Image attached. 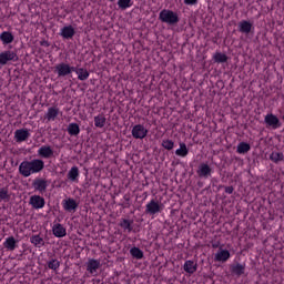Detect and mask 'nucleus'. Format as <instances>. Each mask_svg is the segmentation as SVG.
Segmentation results:
<instances>
[{
  "instance_id": "nucleus-37",
  "label": "nucleus",
  "mask_w": 284,
  "mask_h": 284,
  "mask_svg": "<svg viewBox=\"0 0 284 284\" xmlns=\"http://www.w3.org/2000/svg\"><path fill=\"white\" fill-rule=\"evenodd\" d=\"M162 148H164V150H174V141L172 140H163L162 141Z\"/></svg>"
},
{
  "instance_id": "nucleus-13",
  "label": "nucleus",
  "mask_w": 284,
  "mask_h": 284,
  "mask_svg": "<svg viewBox=\"0 0 284 284\" xmlns=\"http://www.w3.org/2000/svg\"><path fill=\"white\" fill-rule=\"evenodd\" d=\"M245 263H235L230 266V272L233 276H243L245 274Z\"/></svg>"
},
{
  "instance_id": "nucleus-11",
  "label": "nucleus",
  "mask_w": 284,
  "mask_h": 284,
  "mask_svg": "<svg viewBox=\"0 0 284 284\" xmlns=\"http://www.w3.org/2000/svg\"><path fill=\"white\" fill-rule=\"evenodd\" d=\"M63 210L65 212H77V209L79 207V203H77V200L69 197L67 200L62 201Z\"/></svg>"
},
{
  "instance_id": "nucleus-41",
  "label": "nucleus",
  "mask_w": 284,
  "mask_h": 284,
  "mask_svg": "<svg viewBox=\"0 0 284 284\" xmlns=\"http://www.w3.org/2000/svg\"><path fill=\"white\" fill-rule=\"evenodd\" d=\"M226 194H233L234 193V186H224Z\"/></svg>"
},
{
  "instance_id": "nucleus-19",
  "label": "nucleus",
  "mask_w": 284,
  "mask_h": 284,
  "mask_svg": "<svg viewBox=\"0 0 284 284\" xmlns=\"http://www.w3.org/2000/svg\"><path fill=\"white\" fill-rule=\"evenodd\" d=\"M184 272L186 274H194L199 270V264L194 263L192 260H187L183 265Z\"/></svg>"
},
{
  "instance_id": "nucleus-20",
  "label": "nucleus",
  "mask_w": 284,
  "mask_h": 284,
  "mask_svg": "<svg viewBox=\"0 0 284 284\" xmlns=\"http://www.w3.org/2000/svg\"><path fill=\"white\" fill-rule=\"evenodd\" d=\"M0 41L3 43V45H10L14 41V34L10 31H3L0 34Z\"/></svg>"
},
{
  "instance_id": "nucleus-28",
  "label": "nucleus",
  "mask_w": 284,
  "mask_h": 284,
  "mask_svg": "<svg viewBox=\"0 0 284 284\" xmlns=\"http://www.w3.org/2000/svg\"><path fill=\"white\" fill-rule=\"evenodd\" d=\"M77 74L79 81H88V79L90 78V72L88 71V69L84 68H79Z\"/></svg>"
},
{
  "instance_id": "nucleus-35",
  "label": "nucleus",
  "mask_w": 284,
  "mask_h": 284,
  "mask_svg": "<svg viewBox=\"0 0 284 284\" xmlns=\"http://www.w3.org/2000/svg\"><path fill=\"white\" fill-rule=\"evenodd\" d=\"M105 116L103 115H97L94 116V125L95 128H104L105 126Z\"/></svg>"
},
{
  "instance_id": "nucleus-5",
  "label": "nucleus",
  "mask_w": 284,
  "mask_h": 284,
  "mask_svg": "<svg viewBox=\"0 0 284 284\" xmlns=\"http://www.w3.org/2000/svg\"><path fill=\"white\" fill-rule=\"evenodd\" d=\"M264 123L266 124V128H271L272 130H278V128L283 125L278 116L273 113L265 115Z\"/></svg>"
},
{
  "instance_id": "nucleus-29",
  "label": "nucleus",
  "mask_w": 284,
  "mask_h": 284,
  "mask_svg": "<svg viewBox=\"0 0 284 284\" xmlns=\"http://www.w3.org/2000/svg\"><path fill=\"white\" fill-rule=\"evenodd\" d=\"M213 60L215 63H227V55L225 53L222 52H216L213 55Z\"/></svg>"
},
{
  "instance_id": "nucleus-10",
  "label": "nucleus",
  "mask_w": 284,
  "mask_h": 284,
  "mask_svg": "<svg viewBox=\"0 0 284 284\" xmlns=\"http://www.w3.org/2000/svg\"><path fill=\"white\" fill-rule=\"evenodd\" d=\"M30 131L28 129H18L14 131L16 143H23V141H28Z\"/></svg>"
},
{
  "instance_id": "nucleus-44",
  "label": "nucleus",
  "mask_w": 284,
  "mask_h": 284,
  "mask_svg": "<svg viewBox=\"0 0 284 284\" xmlns=\"http://www.w3.org/2000/svg\"><path fill=\"white\" fill-rule=\"evenodd\" d=\"M124 199H125L126 201H130V196H128V195H124Z\"/></svg>"
},
{
  "instance_id": "nucleus-8",
  "label": "nucleus",
  "mask_w": 284,
  "mask_h": 284,
  "mask_svg": "<svg viewBox=\"0 0 284 284\" xmlns=\"http://www.w3.org/2000/svg\"><path fill=\"white\" fill-rule=\"evenodd\" d=\"M29 203L33 210H42V207H45V199L41 195H32Z\"/></svg>"
},
{
  "instance_id": "nucleus-7",
  "label": "nucleus",
  "mask_w": 284,
  "mask_h": 284,
  "mask_svg": "<svg viewBox=\"0 0 284 284\" xmlns=\"http://www.w3.org/2000/svg\"><path fill=\"white\" fill-rule=\"evenodd\" d=\"M196 174L200 179H210V176H212V168H210L207 163H201Z\"/></svg>"
},
{
  "instance_id": "nucleus-43",
  "label": "nucleus",
  "mask_w": 284,
  "mask_h": 284,
  "mask_svg": "<svg viewBox=\"0 0 284 284\" xmlns=\"http://www.w3.org/2000/svg\"><path fill=\"white\" fill-rule=\"evenodd\" d=\"M41 45H45L48 48L50 45V43H48V41H42Z\"/></svg>"
},
{
  "instance_id": "nucleus-23",
  "label": "nucleus",
  "mask_w": 284,
  "mask_h": 284,
  "mask_svg": "<svg viewBox=\"0 0 284 284\" xmlns=\"http://www.w3.org/2000/svg\"><path fill=\"white\" fill-rule=\"evenodd\" d=\"M30 243H32V245H34V247H43V245H45V241L43 240V237L40 234L32 235L30 237Z\"/></svg>"
},
{
  "instance_id": "nucleus-3",
  "label": "nucleus",
  "mask_w": 284,
  "mask_h": 284,
  "mask_svg": "<svg viewBox=\"0 0 284 284\" xmlns=\"http://www.w3.org/2000/svg\"><path fill=\"white\" fill-rule=\"evenodd\" d=\"M165 206L163 203H159V201L151 200L150 203L146 204L145 214H150V216H154V214H161Z\"/></svg>"
},
{
  "instance_id": "nucleus-26",
  "label": "nucleus",
  "mask_w": 284,
  "mask_h": 284,
  "mask_svg": "<svg viewBox=\"0 0 284 284\" xmlns=\"http://www.w3.org/2000/svg\"><path fill=\"white\" fill-rule=\"evenodd\" d=\"M250 150H252V146L250 145V143L240 142L237 144L236 152H237V154H247V152H250Z\"/></svg>"
},
{
  "instance_id": "nucleus-27",
  "label": "nucleus",
  "mask_w": 284,
  "mask_h": 284,
  "mask_svg": "<svg viewBox=\"0 0 284 284\" xmlns=\"http://www.w3.org/2000/svg\"><path fill=\"white\" fill-rule=\"evenodd\" d=\"M57 116H59V109H57L54 106L49 108L47 115H45L48 121H54V119H57Z\"/></svg>"
},
{
  "instance_id": "nucleus-31",
  "label": "nucleus",
  "mask_w": 284,
  "mask_h": 284,
  "mask_svg": "<svg viewBox=\"0 0 284 284\" xmlns=\"http://www.w3.org/2000/svg\"><path fill=\"white\" fill-rule=\"evenodd\" d=\"M270 160L273 161V163H281V161H284V155L281 152H272Z\"/></svg>"
},
{
  "instance_id": "nucleus-12",
  "label": "nucleus",
  "mask_w": 284,
  "mask_h": 284,
  "mask_svg": "<svg viewBox=\"0 0 284 284\" xmlns=\"http://www.w3.org/2000/svg\"><path fill=\"white\" fill-rule=\"evenodd\" d=\"M254 30V24L247 20H242L239 22V32L242 34H250Z\"/></svg>"
},
{
  "instance_id": "nucleus-45",
  "label": "nucleus",
  "mask_w": 284,
  "mask_h": 284,
  "mask_svg": "<svg viewBox=\"0 0 284 284\" xmlns=\"http://www.w3.org/2000/svg\"><path fill=\"white\" fill-rule=\"evenodd\" d=\"M125 283H126V284H132V282H130V280H126Z\"/></svg>"
},
{
  "instance_id": "nucleus-4",
  "label": "nucleus",
  "mask_w": 284,
  "mask_h": 284,
  "mask_svg": "<svg viewBox=\"0 0 284 284\" xmlns=\"http://www.w3.org/2000/svg\"><path fill=\"white\" fill-rule=\"evenodd\" d=\"M9 61H19V55H17V52L11 50L2 51L0 53V68L8 65Z\"/></svg>"
},
{
  "instance_id": "nucleus-24",
  "label": "nucleus",
  "mask_w": 284,
  "mask_h": 284,
  "mask_svg": "<svg viewBox=\"0 0 284 284\" xmlns=\"http://www.w3.org/2000/svg\"><path fill=\"white\" fill-rule=\"evenodd\" d=\"M67 132L70 134V136H79L81 128L77 123H70L68 125Z\"/></svg>"
},
{
  "instance_id": "nucleus-42",
  "label": "nucleus",
  "mask_w": 284,
  "mask_h": 284,
  "mask_svg": "<svg viewBox=\"0 0 284 284\" xmlns=\"http://www.w3.org/2000/svg\"><path fill=\"white\" fill-rule=\"evenodd\" d=\"M221 243L220 242H215V243H212V247L214 250H216L217 247H220Z\"/></svg>"
},
{
  "instance_id": "nucleus-32",
  "label": "nucleus",
  "mask_w": 284,
  "mask_h": 284,
  "mask_svg": "<svg viewBox=\"0 0 284 284\" xmlns=\"http://www.w3.org/2000/svg\"><path fill=\"white\" fill-rule=\"evenodd\" d=\"M130 254H131V256H133V258H136L138 261L143 258V251H141V248H139L136 246H134L130 250Z\"/></svg>"
},
{
  "instance_id": "nucleus-36",
  "label": "nucleus",
  "mask_w": 284,
  "mask_h": 284,
  "mask_svg": "<svg viewBox=\"0 0 284 284\" xmlns=\"http://www.w3.org/2000/svg\"><path fill=\"white\" fill-rule=\"evenodd\" d=\"M118 6L120 10H128V8H132V0H119Z\"/></svg>"
},
{
  "instance_id": "nucleus-21",
  "label": "nucleus",
  "mask_w": 284,
  "mask_h": 284,
  "mask_svg": "<svg viewBox=\"0 0 284 284\" xmlns=\"http://www.w3.org/2000/svg\"><path fill=\"white\" fill-rule=\"evenodd\" d=\"M17 243H18V241L14 239V236H10V237L6 239L3 246L9 252H14V250H17Z\"/></svg>"
},
{
  "instance_id": "nucleus-17",
  "label": "nucleus",
  "mask_w": 284,
  "mask_h": 284,
  "mask_svg": "<svg viewBox=\"0 0 284 284\" xmlns=\"http://www.w3.org/2000/svg\"><path fill=\"white\" fill-rule=\"evenodd\" d=\"M52 232L57 239H63V236L68 234V232L65 231V227H63V225L59 223L53 224Z\"/></svg>"
},
{
  "instance_id": "nucleus-1",
  "label": "nucleus",
  "mask_w": 284,
  "mask_h": 284,
  "mask_svg": "<svg viewBox=\"0 0 284 284\" xmlns=\"http://www.w3.org/2000/svg\"><path fill=\"white\" fill-rule=\"evenodd\" d=\"M45 168V162L41 159H33L31 161H23L19 165V174L28 179V176H32V174H39V172H43Z\"/></svg>"
},
{
  "instance_id": "nucleus-6",
  "label": "nucleus",
  "mask_w": 284,
  "mask_h": 284,
  "mask_svg": "<svg viewBox=\"0 0 284 284\" xmlns=\"http://www.w3.org/2000/svg\"><path fill=\"white\" fill-rule=\"evenodd\" d=\"M54 74L58 75V79H63L65 77H70V69H69V64L61 62L58 63L54 69H53Z\"/></svg>"
},
{
  "instance_id": "nucleus-14",
  "label": "nucleus",
  "mask_w": 284,
  "mask_h": 284,
  "mask_svg": "<svg viewBox=\"0 0 284 284\" xmlns=\"http://www.w3.org/2000/svg\"><path fill=\"white\" fill-rule=\"evenodd\" d=\"M32 187H34L37 192H40V194H43V192L48 190V181L43 179H36L32 182Z\"/></svg>"
},
{
  "instance_id": "nucleus-18",
  "label": "nucleus",
  "mask_w": 284,
  "mask_h": 284,
  "mask_svg": "<svg viewBox=\"0 0 284 284\" xmlns=\"http://www.w3.org/2000/svg\"><path fill=\"white\" fill-rule=\"evenodd\" d=\"M77 34V31H74V27L67 26L61 29L60 37L63 39H72Z\"/></svg>"
},
{
  "instance_id": "nucleus-46",
  "label": "nucleus",
  "mask_w": 284,
  "mask_h": 284,
  "mask_svg": "<svg viewBox=\"0 0 284 284\" xmlns=\"http://www.w3.org/2000/svg\"><path fill=\"white\" fill-rule=\"evenodd\" d=\"M283 121H284V115L282 116Z\"/></svg>"
},
{
  "instance_id": "nucleus-2",
  "label": "nucleus",
  "mask_w": 284,
  "mask_h": 284,
  "mask_svg": "<svg viewBox=\"0 0 284 284\" xmlns=\"http://www.w3.org/2000/svg\"><path fill=\"white\" fill-rule=\"evenodd\" d=\"M159 21L162 23H168V26H176L181 19L179 18V13L170 9H163L159 13Z\"/></svg>"
},
{
  "instance_id": "nucleus-25",
  "label": "nucleus",
  "mask_w": 284,
  "mask_h": 284,
  "mask_svg": "<svg viewBox=\"0 0 284 284\" xmlns=\"http://www.w3.org/2000/svg\"><path fill=\"white\" fill-rule=\"evenodd\" d=\"M67 178L69 181H72V183L79 181V166H72L68 172Z\"/></svg>"
},
{
  "instance_id": "nucleus-40",
  "label": "nucleus",
  "mask_w": 284,
  "mask_h": 284,
  "mask_svg": "<svg viewBox=\"0 0 284 284\" xmlns=\"http://www.w3.org/2000/svg\"><path fill=\"white\" fill-rule=\"evenodd\" d=\"M72 72H75V74H78L79 68L69 64V74H72Z\"/></svg>"
},
{
  "instance_id": "nucleus-9",
  "label": "nucleus",
  "mask_w": 284,
  "mask_h": 284,
  "mask_svg": "<svg viewBox=\"0 0 284 284\" xmlns=\"http://www.w3.org/2000/svg\"><path fill=\"white\" fill-rule=\"evenodd\" d=\"M133 139H145L148 136V129L142 124H136L132 129Z\"/></svg>"
},
{
  "instance_id": "nucleus-33",
  "label": "nucleus",
  "mask_w": 284,
  "mask_h": 284,
  "mask_svg": "<svg viewBox=\"0 0 284 284\" xmlns=\"http://www.w3.org/2000/svg\"><path fill=\"white\" fill-rule=\"evenodd\" d=\"M132 223H134V221L122 219L120 221V227H122V230H128V232H132Z\"/></svg>"
},
{
  "instance_id": "nucleus-30",
  "label": "nucleus",
  "mask_w": 284,
  "mask_h": 284,
  "mask_svg": "<svg viewBox=\"0 0 284 284\" xmlns=\"http://www.w3.org/2000/svg\"><path fill=\"white\" fill-rule=\"evenodd\" d=\"M187 145L185 143H180V149L175 151L176 156H187L189 154Z\"/></svg>"
},
{
  "instance_id": "nucleus-34",
  "label": "nucleus",
  "mask_w": 284,
  "mask_h": 284,
  "mask_svg": "<svg viewBox=\"0 0 284 284\" xmlns=\"http://www.w3.org/2000/svg\"><path fill=\"white\" fill-rule=\"evenodd\" d=\"M47 265L49 270H53L54 272H57V270L61 267V262H59V260L52 258L49 262H47Z\"/></svg>"
},
{
  "instance_id": "nucleus-38",
  "label": "nucleus",
  "mask_w": 284,
  "mask_h": 284,
  "mask_svg": "<svg viewBox=\"0 0 284 284\" xmlns=\"http://www.w3.org/2000/svg\"><path fill=\"white\" fill-rule=\"evenodd\" d=\"M0 200L1 201H10V194H8V189H0Z\"/></svg>"
},
{
  "instance_id": "nucleus-39",
  "label": "nucleus",
  "mask_w": 284,
  "mask_h": 284,
  "mask_svg": "<svg viewBox=\"0 0 284 284\" xmlns=\"http://www.w3.org/2000/svg\"><path fill=\"white\" fill-rule=\"evenodd\" d=\"M185 6H196L199 0H184Z\"/></svg>"
},
{
  "instance_id": "nucleus-22",
  "label": "nucleus",
  "mask_w": 284,
  "mask_h": 284,
  "mask_svg": "<svg viewBox=\"0 0 284 284\" xmlns=\"http://www.w3.org/2000/svg\"><path fill=\"white\" fill-rule=\"evenodd\" d=\"M230 260V251L220 248V251L215 254V261L221 263H225Z\"/></svg>"
},
{
  "instance_id": "nucleus-15",
  "label": "nucleus",
  "mask_w": 284,
  "mask_h": 284,
  "mask_svg": "<svg viewBox=\"0 0 284 284\" xmlns=\"http://www.w3.org/2000/svg\"><path fill=\"white\" fill-rule=\"evenodd\" d=\"M38 154L41 156V159H52V156H54V151L50 145H42L38 150Z\"/></svg>"
},
{
  "instance_id": "nucleus-16",
  "label": "nucleus",
  "mask_w": 284,
  "mask_h": 284,
  "mask_svg": "<svg viewBox=\"0 0 284 284\" xmlns=\"http://www.w3.org/2000/svg\"><path fill=\"white\" fill-rule=\"evenodd\" d=\"M99 267H101V261L99 260L90 258L87 263V271L91 274H97Z\"/></svg>"
}]
</instances>
